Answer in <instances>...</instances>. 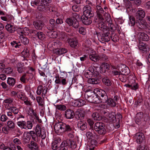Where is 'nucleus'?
<instances>
[{
    "label": "nucleus",
    "instance_id": "obj_1",
    "mask_svg": "<svg viewBox=\"0 0 150 150\" xmlns=\"http://www.w3.org/2000/svg\"><path fill=\"white\" fill-rule=\"evenodd\" d=\"M105 125L103 123L98 122L96 123L94 127V130L99 134H105L106 132V131L105 128Z\"/></svg>",
    "mask_w": 150,
    "mask_h": 150
},
{
    "label": "nucleus",
    "instance_id": "obj_2",
    "mask_svg": "<svg viewBox=\"0 0 150 150\" xmlns=\"http://www.w3.org/2000/svg\"><path fill=\"white\" fill-rule=\"evenodd\" d=\"M136 25L138 28V31L145 30L148 28L149 25L147 22L144 19H139L136 21Z\"/></svg>",
    "mask_w": 150,
    "mask_h": 150
},
{
    "label": "nucleus",
    "instance_id": "obj_3",
    "mask_svg": "<svg viewBox=\"0 0 150 150\" xmlns=\"http://www.w3.org/2000/svg\"><path fill=\"white\" fill-rule=\"evenodd\" d=\"M97 93L98 100L100 103H106L108 98L106 92L104 91L101 90L98 91Z\"/></svg>",
    "mask_w": 150,
    "mask_h": 150
},
{
    "label": "nucleus",
    "instance_id": "obj_4",
    "mask_svg": "<svg viewBox=\"0 0 150 150\" xmlns=\"http://www.w3.org/2000/svg\"><path fill=\"white\" fill-rule=\"evenodd\" d=\"M51 1L52 0H44V2H45V3H44V4L42 3V4L39 5L38 7V10L41 12H46L49 9V8L47 7V4L51 2Z\"/></svg>",
    "mask_w": 150,
    "mask_h": 150
},
{
    "label": "nucleus",
    "instance_id": "obj_5",
    "mask_svg": "<svg viewBox=\"0 0 150 150\" xmlns=\"http://www.w3.org/2000/svg\"><path fill=\"white\" fill-rule=\"evenodd\" d=\"M35 131L37 132V135L39 137H41L42 139H45L46 136L45 131L44 129H41L39 125H37Z\"/></svg>",
    "mask_w": 150,
    "mask_h": 150
},
{
    "label": "nucleus",
    "instance_id": "obj_6",
    "mask_svg": "<svg viewBox=\"0 0 150 150\" xmlns=\"http://www.w3.org/2000/svg\"><path fill=\"white\" fill-rule=\"evenodd\" d=\"M110 35L109 30L107 31L103 32L99 37L98 39L101 42L103 43L105 42H108L110 41Z\"/></svg>",
    "mask_w": 150,
    "mask_h": 150
},
{
    "label": "nucleus",
    "instance_id": "obj_7",
    "mask_svg": "<svg viewBox=\"0 0 150 150\" xmlns=\"http://www.w3.org/2000/svg\"><path fill=\"white\" fill-rule=\"evenodd\" d=\"M66 22L70 26H72L75 28H77L79 26V23L77 20H74L72 18H67Z\"/></svg>",
    "mask_w": 150,
    "mask_h": 150
},
{
    "label": "nucleus",
    "instance_id": "obj_8",
    "mask_svg": "<svg viewBox=\"0 0 150 150\" xmlns=\"http://www.w3.org/2000/svg\"><path fill=\"white\" fill-rule=\"evenodd\" d=\"M135 137L136 138L137 142L139 144L145 142V138L144 134L142 132L137 133Z\"/></svg>",
    "mask_w": 150,
    "mask_h": 150
},
{
    "label": "nucleus",
    "instance_id": "obj_9",
    "mask_svg": "<svg viewBox=\"0 0 150 150\" xmlns=\"http://www.w3.org/2000/svg\"><path fill=\"white\" fill-rule=\"evenodd\" d=\"M64 123L60 122L56 123L54 126V129L57 133L63 132V128Z\"/></svg>",
    "mask_w": 150,
    "mask_h": 150
},
{
    "label": "nucleus",
    "instance_id": "obj_10",
    "mask_svg": "<svg viewBox=\"0 0 150 150\" xmlns=\"http://www.w3.org/2000/svg\"><path fill=\"white\" fill-rule=\"evenodd\" d=\"M33 25L35 28L39 30H42L45 25L44 23L40 20L34 22Z\"/></svg>",
    "mask_w": 150,
    "mask_h": 150
},
{
    "label": "nucleus",
    "instance_id": "obj_11",
    "mask_svg": "<svg viewBox=\"0 0 150 150\" xmlns=\"http://www.w3.org/2000/svg\"><path fill=\"white\" fill-rule=\"evenodd\" d=\"M85 115L82 111V109H79L76 112L75 117L77 120H83Z\"/></svg>",
    "mask_w": 150,
    "mask_h": 150
},
{
    "label": "nucleus",
    "instance_id": "obj_12",
    "mask_svg": "<svg viewBox=\"0 0 150 150\" xmlns=\"http://www.w3.org/2000/svg\"><path fill=\"white\" fill-rule=\"evenodd\" d=\"M75 113L72 110L68 109L65 112L64 115L65 117L68 119L73 118L75 116Z\"/></svg>",
    "mask_w": 150,
    "mask_h": 150
},
{
    "label": "nucleus",
    "instance_id": "obj_13",
    "mask_svg": "<svg viewBox=\"0 0 150 150\" xmlns=\"http://www.w3.org/2000/svg\"><path fill=\"white\" fill-rule=\"evenodd\" d=\"M5 28L8 32L13 33L16 30L17 26L10 24H7L5 26Z\"/></svg>",
    "mask_w": 150,
    "mask_h": 150
},
{
    "label": "nucleus",
    "instance_id": "obj_14",
    "mask_svg": "<svg viewBox=\"0 0 150 150\" xmlns=\"http://www.w3.org/2000/svg\"><path fill=\"white\" fill-rule=\"evenodd\" d=\"M77 125L78 128L82 131L85 130L87 127V124L83 120L79 121Z\"/></svg>",
    "mask_w": 150,
    "mask_h": 150
},
{
    "label": "nucleus",
    "instance_id": "obj_15",
    "mask_svg": "<svg viewBox=\"0 0 150 150\" xmlns=\"http://www.w3.org/2000/svg\"><path fill=\"white\" fill-rule=\"evenodd\" d=\"M91 18L92 17H87L86 16H82L81 17L82 21V23L85 25H89L92 22Z\"/></svg>",
    "mask_w": 150,
    "mask_h": 150
},
{
    "label": "nucleus",
    "instance_id": "obj_16",
    "mask_svg": "<svg viewBox=\"0 0 150 150\" xmlns=\"http://www.w3.org/2000/svg\"><path fill=\"white\" fill-rule=\"evenodd\" d=\"M144 115L143 113L140 112L137 113L135 117V121L138 125L141 124L142 119H143Z\"/></svg>",
    "mask_w": 150,
    "mask_h": 150
},
{
    "label": "nucleus",
    "instance_id": "obj_17",
    "mask_svg": "<svg viewBox=\"0 0 150 150\" xmlns=\"http://www.w3.org/2000/svg\"><path fill=\"white\" fill-rule=\"evenodd\" d=\"M134 82L132 83H130L129 84H125L124 86L126 87L129 88L132 90H136L139 87L138 85L135 82V80H134Z\"/></svg>",
    "mask_w": 150,
    "mask_h": 150
},
{
    "label": "nucleus",
    "instance_id": "obj_18",
    "mask_svg": "<svg viewBox=\"0 0 150 150\" xmlns=\"http://www.w3.org/2000/svg\"><path fill=\"white\" fill-rule=\"evenodd\" d=\"M138 35L140 40L146 41L149 40V36L144 32H139L138 33Z\"/></svg>",
    "mask_w": 150,
    "mask_h": 150
},
{
    "label": "nucleus",
    "instance_id": "obj_19",
    "mask_svg": "<svg viewBox=\"0 0 150 150\" xmlns=\"http://www.w3.org/2000/svg\"><path fill=\"white\" fill-rule=\"evenodd\" d=\"M28 147L31 150H38L39 146L36 142L32 141L28 146Z\"/></svg>",
    "mask_w": 150,
    "mask_h": 150
},
{
    "label": "nucleus",
    "instance_id": "obj_20",
    "mask_svg": "<svg viewBox=\"0 0 150 150\" xmlns=\"http://www.w3.org/2000/svg\"><path fill=\"white\" fill-rule=\"evenodd\" d=\"M85 101L82 99H79L74 100L73 105L75 107H80L85 105Z\"/></svg>",
    "mask_w": 150,
    "mask_h": 150
},
{
    "label": "nucleus",
    "instance_id": "obj_21",
    "mask_svg": "<svg viewBox=\"0 0 150 150\" xmlns=\"http://www.w3.org/2000/svg\"><path fill=\"white\" fill-rule=\"evenodd\" d=\"M98 27L103 32L107 31L108 30L107 27L103 22L101 21L98 23Z\"/></svg>",
    "mask_w": 150,
    "mask_h": 150
},
{
    "label": "nucleus",
    "instance_id": "obj_22",
    "mask_svg": "<svg viewBox=\"0 0 150 150\" xmlns=\"http://www.w3.org/2000/svg\"><path fill=\"white\" fill-rule=\"evenodd\" d=\"M145 13L144 11L142 10H139L137 11L136 13V17L137 18L142 19L145 16Z\"/></svg>",
    "mask_w": 150,
    "mask_h": 150
},
{
    "label": "nucleus",
    "instance_id": "obj_23",
    "mask_svg": "<svg viewBox=\"0 0 150 150\" xmlns=\"http://www.w3.org/2000/svg\"><path fill=\"white\" fill-rule=\"evenodd\" d=\"M88 101L90 102L94 103H99L100 102L98 100V96L97 94H96L93 96H92L90 98L88 99Z\"/></svg>",
    "mask_w": 150,
    "mask_h": 150
},
{
    "label": "nucleus",
    "instance_id": "obj_24",
    "mask_svg": "<svg viewBox=\"0 0 150 150\" xmlns=\"http://www.w3.org/2000/svg\"><path fill=\"white\" fill-rule=\"evenodd\" d=\"M69 142H68L67 139L64 141L61 145V149L62 150H68L69 147Z\"/></svg>",
    "mask_w": 150,
    "mask_h": 150
},
{
    "label": "nucleus",
    "instance_id": "obj_25",
    "mask_svg": "<svg viewBox=\"0 0 150 150\" xmlns=\"http://www.w3.org/2000/svg\"><path fill=\"white\" fill-rule=\"evenodd\" d=\"M69 43L70 46L72 48H76L77 47L78 42L74 39H70L69 40Z\"/></svg>",
    "mask_w": 150,
    "mask_h": 150
},
{
    "label": "nucleus",
    "instance_id": "obj_26",
    "mask_svg": "<svg viewBox=\"0 0 150 150\" xmlns=\"http://www.w3.org/2000/svg\"><path fill=\"white\" fill-rule=\"evenodd\" d=\"M30 139V134H24L23 136V142L24 144H27L29 142Z\"/></svg>",
    "mask_w": 150,
    "mask_h": 150
},
{
    "label": "nucleus",
    "instance_id": "obj_27",
    "mask_svg": "<svg viewBox=\"0 0 150 150\" xmlns=\"http://www.w3.org/2000/svg\"><path fill=\"white\" fill-rule=\"evenodd\" d=\"M106 103L110 106L112 107H115L116 105V103L115 101L110 98H108Z\"/></svg>",
    "mask_w": 150,
    "mask_h": 150
},
{
    "label": "nucleus",
    "instance_id": "obj_28",
    "mask_svg": "<svg viewBox=\"0 0 150 150\" xmlns=\"http://www.w3.org/2000/svg\"><path fill=\"white\" fill-rule=\"evenodd\" d=\"M45 2H44V0H35L31 2V5L32 6L35 7V6H39L41 3L44 4V3H45Z\"/></svg>",
    "mask_w": 150,
    "mask_h": 150
},
{
    "label": "nucleus",
    "instance_id": "obj_29",
    "mask_svg": "<svg viewBox=\"0 0 150 150\" xmlns=\"http://www.w3.org/2000/svg\"><path fill=\"white\" fill-rule=\"evenodd\" d=\"M30 134L31 136L32 139L36 142L38 141V137L37 135V132H35L33 131H31L30 132Z\"/></svg>",
    "mask_w": 150,
    "mask_h": 150
},
{
    "label": "nucleus",
    "instance_id": "obj_30",
    "mask_svg": "<svg viewBox=\"0 0 150 150\" xmlns=\"http://www.w3.org/2000/svg\"><path fill=\"white\" fill-rule=\"evenodd\" d=\"M47 32V35L50 38H54L57 37V33L53 30H48Z\"/></svg>",
    "mask_w": 150,
    "mask_h": 150
},
{
    "label": "nucleus",
    "instance_id": "obj_31",
    "mask_svg": "<svg viewBox=\"0 0 150 150\" xmlns=\"http://www.w3.org/2000/svg\"><path fill=\"white\" fill-rule=\"evenodd\" d=\"M94 15L93 12L92 11V10H91L87 11L86 10L85 11H83V16L87 17H92Z\"/></svg>",
    "mask_w": 150,
    "mask_h": 150
},
{
    "label": "nucleus",
    "instance_id": "obj_32",
    "mask_svg": "<svg viewBox=\"0 0 150 150\" xmlns=\"http://www.w3.org/2000/svg\"><path fill=\"white\" fill-rule=\"evenodd\" d=\"M92 117L93 119L96 121L100 120L102 118L100 114L97 112L93 113L92 115Z\"/></svg>",
    "mask_w": 150,
    "mask_h": 150
},
{
    "label": "nucleus",
    "instance_id": "obj_33",
    "mask_svg": "<svg viewBox=\"0 0 150 150\" xmlns=\"http://www.w3.org/2000/svg\"><path fill=\"white\" fill-rule=\"evenodd\" d=\"M88 82L92 84H97L100 83L99 80L97 78H91L88 79Z\"/></svg>",
    "mask_w": 150,
    "mask_h": 150
},
{
    "label": "nucleus",
    "instance_id": "obj_34",
    "mask_svg": "<svg viewBox=\"0 0 150 150\" xmlns=\"http://www.w3.org/2000/svg\"><path fill=\"white\" fill-rule=\"evenodd\" d=\"M103 83L108 86H110L111 85V82L108 77H104L102 79Z\"/></svg>",
    "mask_w": 150,
    "mask_h": 150
},
{
    "label": "nucleus",
    "instance_id": "obj_35",
    "mask_svg": "<svg viewBox=\"0 0 150 150\" xmlns=\"http://www.w3.org/2000/svg\"><path fill=\"white\" fill-rule=\"evenodd\" d=\"M36 36L40 40H44L45 38V35L44 33L42 32H38L36 34Z\"/></svg>",
    "mask_w": 150,
    "mask_h": 150
},
{
    "label": "nucleus",
    "instance_id": "obj_36",
    "mask_svg": "<svg viewBox=\"0 0 150 150\" xmlns=\"http://www.w3.org/2000/svg\"><path fill=\"white\" fill-rule=\"evenodd\" d=\"M16 80L12 77H8L7 80V83L10 86H13L15 84Z\"/></svg>",
    "mask_w": 150,
    "mask_h": 150
},
{
    "label": "nucleus",
    "instance_id": "obj_37",
    "mask_svg": "<svg viewBox=\"0 0 150 150\" xmlns=\"http://www.w3.org/2000/svg\"><path fill=\"white\" fill-rule=\"evenodd\" d=\"M89 58L91 60L94 62H97L99 60L100 57L99 55L94 54H91L89 55Z\"/></svg>",
    "mask_w": 150,
    "mask_h": 150
},
{
    "label": "nucleus",
    "instance_id": "obj_38",
    "mask_svg": "<svg viewBox=\"0 0 150 150\" xmlns=\"http://www.w3.org/2000/svg\"><path fill=\"white\" fill-rule=\"evenodd\" d=\"M89 144L90 147H95L98 146V143L96 140L91 139L90 141Z\"/></svg>",
    "mask_w": 150,
    "mask_h": 150
},
{
    "label": "nucleus",
    "instance_id": "obj_39",
    "mask_svg": "<svg viewBox=\"0 0 150 150\" xmlns=\"http://www.w3.org/2000/svg\"><path fill=\"white\" fill-rule=\"evenodd\" d=\"M63 128V132H70L72 130V128L70 126L65 123H64Z\"/></svg>",
    "mask_w": 150,
    "mask_h": 150
},
{
    "label": "nucleus",
    "instance_id": "obj_40",
    "mask_svg": "<svg viewBox=\"0 0 150 150\" xmlns=\"http://www.w3.org/2000/svg\"><path fill=\"white\" fill-rule=\"evenodd\" d=\"M95 94H96L94 93V91H88L87 92H86L85 94V97L88 100V98H90L92 96H93L94 95H95Z\"/></svg>",
    "mask_w": 150,
    "mask_h": 150
},
{
    "label": "nucleus",
    "instance_id": "obj_41",
    "mask_svg": "<svg viewBox=\"0 0 150 150\" xmlns=\"http://www.w3.org/2000/svg\"><path fill=\"white\" fill-rule=\"evenodd\" d=\"M100 67L102 69V71H103V72H105V69L108 70L110 68V66L108 64L105 63H103L101 65Z\"/></svg>",
    "mask_w": 150,
    "mask_h": 150
},
{
    "label": "nucleus",
    "instance_id": "obj_42",
    "mask_svg": "<svg viewBox=\"0 0 150 150\" xmlns=\"http://www.w3.org/2000/svg\"><path fill=\"white\" fill-rule=\"evenodd\" d=\"M68 142H69V147L70 146L71 148L72 149H75L76 146V142L73 141L72 140L67 139Z\"/></svg>",
    "mask_w": 150,
    "mask_h": 150
},
{
    "label": "nucleus",
    "instance_id": "obj_43",
    "mask_svg": "<svg viewBox=\"0 0 150 150\" xmlns=\"http://www.w3.org/2000/svg\"><path fill=\"white\" fill-rule=\"evenodd\" d=\"M139 49L142 50L144 52H146L147 51V48L145 44L142 43H139Z\"/></svg>",
    "mask_w": 150,
    "mask_h": 150
},
{
    "label": "nucleus",
    "instance_id": "obj_44",
    "mask_svg": "<svg viewBox=\"0 0 150 150\" xmlns=\"http://www.w3.org/2000/svg\"><path fill=\"white\" fill-rule=\"evenodd\" d=\"M121 71L122 72L121 74L125 76L128 75L129 73V68L126 67L122 69Z\"/></svg>",
    "mask_w": 150,
    "mask_h": 150
},
{
    "label": "nucleus",
    "instance_id": "obj_45",
    "mask_svg": "<svg viewBox=\"0 0 150 150\" xmlns=\"http://www.w3.org/2000/svg\"><path fill=\"white\" fill-rule=\"evenodd\" d=\"M20 39L21 42L24 45H26L29 43V40L26 37L21 36Z\"/></svg>",
    "mask_w": 150,
    "mask_h": 150
},
{
    "label": "nucleus",
    "instance_id": "obj_46",
    "mask_svg": "<svg viewBox=\"0 0 150 150\" xmlns=\"http://www.w3.org/2000/svg\"><path fill=\"white\" fill-rule=\"evenodd\" d=\"M110 38L112 40L115 42L118 41L119 39V38L117 35L114 33L112 34L111 35Z\"/></svg>",
    "mask_w": 150,
    "mask_h": 150
},
{
    "label": "nucleus",
    "instance_id": "obj_47",
    "mask_svg": "<svg viewBox=\"0 0 150 150\" xmlns=\"http://www.w3.org/2000/svg\"><path fill=\"white\" fill-rule=\"evenodd\" d=\"M7 125L8 128L11 129H14L15 126L14 123L12 121H8Z\"/></svg>",
    "mask_w": 150,
    "mask_h": 150
},
{
    "label": "nucleus",
    "instance_id": "obj_48",
    "mask_svg": "<svg viewBox=\"0 0 150 150\" xmlns=\"http://www.w3.org/2000/svg\"><path fill=\"white\" fill-rule=\"evenodd\" d=\"M25 122L24 121H18L17 122L18 126L21 129H25Z\"/></svg>",
    "mask_w": 150,
    "mask_h": 150
},
{
    "label": "nucleus",
    "instance_id": "obj_49",
    "mask_svg": "<svg viewBox=\"0 0 150 150\" xmlns=\"http://www.w3.org/2000/svg\"><path fill=\"white\" fill-rule=\"evenodd\" d=\"M17 69L20 73H22L25 69L22 64L20 63H18L17 65Z\"/></svg>",
    "mask_w": 150,
    "mask_h": 150
},
{
    "label": "nucleus",
    "instance_id": "obj_50",
    "mask_svg": "<svg viewBox=\"0 0 150 150\" xmlns=\"http://www.w3.org/2000/svg\"><path fill=\"white\" fill-rule=\"evenodd\" d=\"M33 126V125L31 121H28L25 123V129L27 128L28 129H31Z\"/></svg>",
    "mask_w": 150,
    "mask_h": 150
},
{
    "label": "nucleus",
    "instance_id": "obj_51",
    "mask_svg": "<svg viewBox=\"0 0 150 150\" xmlns=\"http://www.w3.org/2000/svg\"><path fill=\"white\" fill-rule=\"evenodd\" d=\"M60 39L62 40H65L67 38V34L64 32H61L59 35Z\"/></svg>",
    "mask_w": 150,
    "mask_h": 150
},
{
    "label": "nucleus",
    "instance_id": "obj_52",
    "mask_svg": "<svg viewBox=\"0 0 150 150\" xmlns=\"http://www.w3.org/2000/svg\"><path fill=\"white\" fill-rule=\"evenodd\" d=\"M21 54L25 57H28L29 56V51L27 48H25L21 52Z\"/></svg>",
    "mask_w": 150,
    "mask_h": 150
},
{
    "label": "nucleus",
    "instance_id": "obj_53",
    "mask_svg": "<svg viewBox=\"0 0 150 150\" xmlns=\"http://www.w3.org/2000/svg\"><path fill=\"white\" fill-rule=\"evenodd\" d=\"M115 113L113 112H111L109 114L108 117L109 120L112 121V122H114L115 120L116 119V117L115 116Z\"/></svg>",
    "mask_w": 150,
    "mask_h": 150
},
{
    "label": "nucleus",
    "instance_id": "obj_54",
    "mask_svg": "<svg viewBox=\"0 0 150 150\" xmlns=\"http://www.w3.org/2000/svg\"><path fill=\"white\" fill-rule=\"evenodd\" d=\"M11 45L15 48L20 47L21 46V44L20 42H17L16 41H13L11 43Z\"/></svg>",
    "mask_w": 150,
    "mask_h": 150
},
{
    "label": "nucleus",
    "instance_id": "obj_55",
    "mask_svg": "<svg viewBox=\"0 0 150 150\" xmlns=\"http://www.w3.org/2000/svg\"><path fill=\"white\" fill-rule=\"evenodd\" d=\"M96 8V11L97 14L104 13V11L100 6L99 5L97 6Z\"/></svg>",
    "mask_w": 150,
    "mask_h": 150
},
{
    "label": "nucleus",
    "instance_id": "obj_56",
    "mask_svg": "<svg viewBox=\"0 0 150 150\" xmlns=\"http://www.w3.org/2000/svg\"><path fill=\"white\" fill-rule=\"evenodd\" d=\"M93 74L87 70L85 71L84 75L86 78L89 79L92 77Z\"/></svg>",
    "mask_w": 150,
    "mask_h": 150
},
{
    "label": "nucleus",
    "instance_id": "obj_57",
    "mask_svg": "<svg viewBox=\"0 0 150 150\" xmlns=\"http://www.w3.org/2000/svg\"><path fill=\"white\" fill-rule=\"evenodd\" d=\"M9 110L15 114H17L19 112L18 109L15 107H11L9 108Z\"/></svg>",
    "mask_w": 150,
    "mask_h": 150
},
{
    "label": "nucleus",
    "instance_id": "obj_58",
    "mask_svg": "<svg viewBox=\"0 0 150 150\" xmlns=\"http://www.w3.org/2000/svg\"><path fill=\"white\" fill-rule=\"evenodd\" d=\"M56 106L57 109L60 110H65L66 109V106L64 105H58Z\"/></svg>",
    "mask_w": 150,
    "mask_h": 150
},
{
    "label": "nucleus",
    "instance_id": "obj_59",
    "mask_svg": "<svg viewBox=\"0 0 150 150\" xmlns=\"http://www.w3.org/2000/svg\"><path fill=\"white\" fill-rule=\"evenodd\" d=\"M16 30H17L18 33L20 34L21 36H22L25 35L24 33H25V30H24L23 29L18 28L17 27Z\"/></svg>",
    "mask_w": 150,
    "mask_h": 150
},
{
    "label": "nucleus",
    "instance_id": "obj_60",
    "mask_svg": "<svg viewBox=\"0 0 150 150\" xmlns=\"http://www.w3.org/2000/svg\"><path fill=\"white\" fill-rule=\"evenodd\" d=\"M86 136L89 139H92L94 137V135L92 133L89 131H87L86 132Z\"/></svg>",
    "mask_w": 150,
    "mask_h": 150
},
{
    "label": "nucleus",
    "instance_id": "obj_61",
    "mask_svg": "<svg viewBox=\"0 0 150 150\" xmlns=\"http://www.w3.org/2000/svg\"><path fill=\"white\" fill-rule=\"evenodd\" d=\"M43 90V86L42 85H39L37 88V93L38 95H40Z\"/></svg>",
    "mask_w": 150,
    "mask_h": 150
},
{
    "label": "nucleus",
    "instance_id": "obj_62",
    "mask_svg": "<svg viewBox=\"0 0 150 150\" xmlns=\"http://www.w3.org/2000/svg\"><path fill=\"white\" fill-rule=\"evenodd\" d=\"M129 19L131 26H134L135 25V23L136 24L135 19L133 16H130Z\"/></svg>",
    "mask_w": 150,
    "mask_h": 150
},
{
    "label": "nucleus",
    "instance_id": "obj_63",
    "mask_svg": "<svg viewBox=\"0 0 150 150\" xmlns=\"http://www.w3.org/2000/svg\"><path fill=\"white\" fill-rule=\"evenodd\" d=\"M100 58H99V60H100L103 61H106L108 59V58L107 56L104 54H102L101 55L99 56Z\"/></svg>",
    "mask_w": 150,
    "mask_h": 150
},
{
    "label": "nucleus",
    "instance_id": "obj_64",
    "mask_svg": "<svg viewBox=\"0 0 150 150\" xmlns=\"http://www.w3.org/2000/svg\"><path fill=\"white\" fill-rule=\"evenodd\" d=\"M55 78L56 79L55 80V83L57 84H60L61 83L62 77H59V75H57L55 76Z\"/></svg>",
    "mask_w": 150,
    "mask_h": 150
}]
</instances>
